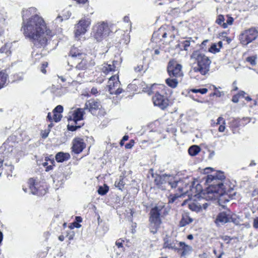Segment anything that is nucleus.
<instances>
[{"instance_id":"1","label":"nucleus","mask_w":258,"mask_h":258,"mask_svg":"<svg viewBox=\"0 0 258 258\" xmlns=\"http://www.w3.org/2000/svg\"><path fill=\"white\" fill-rule=\"evenodd\" d=\"M36 11L35 8H30L23 11V21L21 31L25 37L29 39L35 47L41 48L47 45L48 41L52 36V33L41 16L36 14L28 19L24 18L25 15Z\"/></svg>"},{"instance_id":"2","label":"nucleus","mask_w":258,"mask_h":258,"mask_svg":"<svg viewBox=\"0 0 258 258\" xmlns=\"http://www.w3.org/2000/svg\"><path fill=\"white\" fill-rule=\"evenodd\" d=\"M190 58L195 61L192 67L194 72L206 75L210 70L211 61L204 53L199 50L195 51L190 55Z\"/></svg>"},{"instance_id":"3","label":"nucleus","mask_w":258,"mask_h":258,"mask_svg":"<svg viewBox=\"0 0 258 258\" xmlns=\"http://www.w3.org/2000/svg\"><path fill=\"white\" fill-rule=\"evenodd\" d=\"M165 204L163 203H158L150 212V229L152 233L157 232L161 223L160 216L164 214Z\"/></svg>"},{"instance_id":"4","label":"nucleus","mask_w":258,"mask_h":258,"mask_svg":"<svg viewBox=\"0 0 258 258\" xmlns=\"http://www.w3.org/2000/svg\"><path fill=\"white\" fill-rule=\"evenodd\" d=\"M110 32L107 23L102 22L93 26L92 35L97 41H100L107 36Z\"/></svg>"},{"instance_id":"5","label":"nucleus","mask_w":258,"mask_h":258,"mask_svg":"<svg viewBox=\"0 0 258 258\" xmlns=\"http://www.w3.org/2000/svg\"><path fill=\"white\" fill-rule=\"evenodd\" d=\"M222 186L223 184L221 182L217 184H210L204 194V198L207 201L217 199L222 191Z\"/></svg>"},{"instance_id":"6","label":"nucleus","mask_w":258,"mask_h":258,"mask_svg":"<svg viewBox=\"0 0 258 258\" xmlns=\"http://www.w3.org/2000/svg\"><path fill=\"white\" fill-rule=\"evenodd\" d=\"M84 110H85L84 108H78L69 113L68 116L69 124L68 125V127L70 131H74L79 127L74 125L73 124V123L77 124L78 121L83 119Z\"/></svg>"},{"instance_id":"7","label":"nucleus","mask_w":258,"mask_h":258,"mask_svg":"<svg viewBox=\"0 0 258 258\" xmlns=\"http://www.w3.org/2000/svg\"><path fill=\"white\" fill-rule=\"evenodd\" d=\"M155 182L160 188L167 187V185L170 186L171 188L176 187L178 182L173 180V177L170 175L163 174L156 177Z\"/></svg>"},{"instance_id":"8","label":"nucleus","mask_w":258,"mask_h":258,"mask_svg":"<svg viewBox=\"0 0 258 258\" xmlns=\"http://www.w3.org/2000/svg\"><path fill=\"white\" fill-rule=\"evenodd\" d=\"M179 189L182 192V194L180 195H175V196L171 199L172 202H173L177 198L182 197L186 194L188 197L196 196L197 194L201 191L202 186L199 183L197 184L196 187L193 186L192 184H185V188H179Z\"/></svg>"},{"instance_id":"9","label":"nucleus","mask_w":258,"mask_h":258,"mask_svg":"<svg viewBox=\"0 0 258 258\" xmlns=\"http://www.w3.org/2000/svg\"><path fill=\"white\" fill-rule=\"evenodd\" d=\"M90 24L91 20L89 18H82L75 27L74 32L76 38L80 39V36L86 33Z\"/></svg>"},{"instance_id":"10","label":"nucleus","mask_w":258,"mask_h":258,"mask_svg":"<svg viewBox=\"0 0 258 258\" xmlns=\"http://www.w3.org/2000/svg\"><path fill=\"white\" fill-rule=\"evenodd\" d=\"M257 36V31L254 28H250L244 31L240 34L239 40L242 45H247L255 40Z\"/></svg>"},{"instance_id":"11","label":"nucleus","mask_w":258,"mask_h":258,"mask_svg":"<svg viewBox=\"0 0 258 258\" xmlns=\"http://www.w3.org/2000/svg\"><path fill=\"white\" fill-rule=\"evenodd\" d=\"M120 83L118 80V76H112L109 79L107 88L111 94H119L122 92V89L120 88Z\"/></svg>"},{"instance_id":"12","label":"nucleus","mask_w":258,"mask_h":258,"mask_svg":"<svg viewBox=\"0 0 258 258\" xmlns=\"http://www.w3.org/2000/svg\"><path fill=\"white\" fill-rule=\"evenodd\" d=\"M77 64L76 68L78 70H85L89 69L95 65V61L92 57L85 54L82 55L80 60L79 61H75Z\"/></svg>"},{"instance_id":"13","label":"nucleus","mask_w":258,"mask_h":258,"mask_svg":"<svg viewBox=\"0 0 258 258\" xmlns=\"http://www.w3.org/2000/svg\"><path fill=\"white\" fill-rule=\"evenodd\" d=\"M102 108V105L99 101L92 99L86 101L84 109L88 110L92 114H96L99 113Z\"/></svg>"},{"instance_id":"14","label":"nucleus","mask_w":258,"mask_h":258,"mask_svg":"<svg viewBox=\"0 0 258 258\" xmlns=\"http://www.w3.org/2000/svg\"><path fill=\"white\" fill-rule=\"evenodd\" d=\"M152 100L154 105L162 110H164L169 106V100L158 93L155 94Z\"/></svg>"},{"instance_id":"15","label":"nucleus","mask_w":258,"mask_h":258,"mask_svg":"<svg viewBox=\"0 0 258 258\" xmlns=\"http://www.w3.org/2000/svg\"><path fill=\"white\" fill-rule=\"evenodd\" d=\"M182 66L180 64L176 63H172L169 62L167 70L170 78L175 77L178 78L182 76V72L181 71Z\"/></svg>"},{"instance_id":"16","label":"nucleus","mask_w":258,"mask_h":258,"mask_svg":"<svg viewBox=\"0 0 258 258\" xmlns=\"http://www.w3.org/2000/svg\"><path fill=\"white\" fill-rule=\"evenodd\" d=\"M187 204L188 207L190 210L192 211H195L196 212H199L201 211L203 208L204 209H206L208 206V203L203 204V206H202L201 203L197 202H193V201H187V200H185L183 203L182 204V206L185 205Z\"/></svg>"},{"instance_id":"17","label":"nucleus","mask_w":258,"mask_h":258,"mask_svg":"<svg viewBox=\"0 0 258 258\" xmlns=\"http://www.w3.org/2000/svg\"><path fill=\"white\" fill-rule=\"evenodd\" d=\"M225 178L224 173L222 172H217L213 175H208L207 177L206 182L208 184L211 183L212 181L215 180L216 182H214L213 184H217L218 182H222V180Z\"/></svg>"},{"instance_id":"18","label":"nucleus","mask_w":258,"mask_h":258,"mask_svg":"<svg viewBox=\"0 0 258 258\" xmlns=\"http://www.w3.org/2000/svg\"><path fill=\"white\" fill-rule=\"evenodd\" d=\"M85 144L83 140L80 138H76L73 142V151L77 154L81 153L85 147Z\"/></svg>"},{"instance_id":"19","label":"nucleus","mask_w":258,"mask_h":258,"mask_svg":"<svg viewBox=\"0 0 258 258\" xmlns=\"http://www.w3.org/2000/svg\"><path fill=\"white\" fill-rule=\"evenodd\" d=\"M85 54V53L82 52L79 49L73 47L70 50L69 56L71 57L73 61H79L80 60V58L82 57V55L83 56Z\"/></svg>"},{"instance_id":"20","label":"nucleus","mask_w":258,"mask_h":258,"mask_svg":"<svg viewBox=\"0 0 258 258\" xmlns=\"http://www.w3.org/2000/svg\"><path fill=\"white\" fill-rule=\"evenodd\" d=\"M230 215L226 212H221L219 213L215 220L216 224L220 225H223L230 221Z\"/></svg>"},{"instance_id":"21","label":"nucleus","mask_w":258,"mask_h":258,"mask_svg":"<svg viewBox=\"0 0 258 258\" xmlns=\"http://www.w3.org/2000/svg\"><path fill=\"white\" fill-rule=\"evenodd\" d=\"M102 72L105 75H107L110 73L112 74L117 71L116 70V67L114 66V64H108L104 63L102 66L101 68Z\"/></svg>"},{"instance_id":"22","label":"nucleus","mask_w":258,"mask_h":258,"mask_svg":"<svg viewBox=\"0 0 258 258\" xmlns=\"http://www.w3.org/2000/svg\"><path fill=\"white\" fill-rule=\"evenodd\" d=\"M219 204L223 207H225L224 204L229 201V197L228 194L223 192V188L222 187V191L220 194L219 197L218 198Z\"/></svg>"},{"instance_id":"23","label":"nucleus","mask_w":258,"mask_h":258,"mask_svg":"<svg viewBox=\"0 0 258 258\" xmlns=\"http://www.w3.org/2000/svg\"><path fill=\"white\" fill-rule=\"evenodd\" d=\"M70 155L69 153H64L62 152L58 153L55 156V159L58 162H62L69 159Z\"/></svg>"},{"instance_id":"24","label":"nucleus","mask_w":258,"mask_h":258,"mask_svg":"<svg viewBox=\"0 0 258 258\" xmlns=\"http://www.w3.org/2000/svg\"><path fill=\"white\" fill-rule=\"evenodd\" d=\"M11 46L12 44L10 43H6L0 48V52L2 53H5L7 56L9 55L11 53L10 50Z\"/></svg>"},{"instance_id":"25","label":"nucleus","mask_w":258,"mask_h":258,"mask_svg":"<svg viewBox=\"0 0 258 258\" xmlns=\"http://www.w3.org/2000/svg\"><path fill=\"white\" fill-rule=\"evenodd\" d=\"M8 76V75L5 72H0V89L4 87L6 84Z\"/></svg>"},{"instance_id":"26","label":"nucleus","mask_w":258,"mask_h":258,"mask_svg":"<svg viewBox=\"0 0 258 258\" xmlns=\"http://www.w3.org/2000/svg\"><path fill=\"white\" fill-rule=\"evenodd\" d=\"M201 151V148L197 145H193L188 149V153L190 156L197 155Z\"/></svg>"},{"instance_id":"27","label":"nucleus","mask_w":258,"mask_h":258,"mask_svg":"<svg viewBox=\"0 0 258 258\" xmlns=\"http://www.w3.org/2000/svg\"><path fill=\"white\" fill-rule=\"evenodd\" d=\"M163 247L169 249H175L176 248L175 244L173 241H171L168 238L164 239Z\"/></svg>"},{"instance_id":"28","label":"nucleus","mask_w":258,"mask_h":258,"mask_svg":"<svg viewBox=\"0 0 258 258\" xmlns=\"http://www.w3.org/2000/svg\"><path fill=\"white\" fill-rule=\"evenodd\" d=\"M192 221L193 219L191 218H190L187 215H185L183 216L180 222V225L181 226L183 227L187 224H189Z\"/></svg>"},{"instance_id":"29","label":"nucleus","mask_w":258,"mask_h":258,"mask_svg":"<svg viewBox=\"0 0 258 258\" xmlns=\"http://www.w3.org/2000/svg\"><path fill=\"white\" fill-rule=\"evenodd\" d=\"M166 83L169 87L174 88L177 86L178 81L176 78H168L166 80Z\"/></svg>"},{"instance_id":"30","label":"nucleus","mask_w":258,"mask_h":258,"mask_svg":"<svg viewBox=\"0 0 258 258\" xmlns=\"http://www.w3.org/2000/svg\"><path fill=\"white\" fill-rule=\"evenodd\" d=\"M125 184L124 181V178L120 176L119 179H117L115 182V186L117 187L119 189L121 190Z\"/></svg>"},{"instance_id":"31","label":"nucleus","mask_w":258,"mask_h":258,"mask_svg":"<svg viewBox=\"0 0 258 258\" xmlns=\"http://www.w3.org/2000/svg\"><path fill=\"white\" fill-rule=\"evenodd\" d=\"M28 184L29 185L31 192L34 195L36 194L37 189L35 187L34 180L32 178L30 179L28 181Z\"/></svg>"},{"instance_id":"32","label":"nucleus","mask_w":258,"mask_h":258,"mask_svg":"<svg viewBox=\"0 0 258 258\" xmlns=\"http://www.w3.org/2000/svg\"><path fill=\"white\" fill-rule=\"evenodd\" d=\"M108 189L109 188L107 186H100L98 190V192L100 195H104L108 192Z\"/></svg>"},{"instance_id":"33","label":"nucleus","mask_w":258,"mask_h":258,"mask_svg":"<svg viewBox=\"0 0 258 258\" xmlns=\"http://www.w3.org/2000/svg\"><path fill=\"white\" fill-rule=\"evenodd\" d=\"M233 18L231 17H228L226 21V23L223 24V28H226L228 25H231L233 22Z\"/></svg>"},{"instance_id":"34","label":"nucleus","mask_w":258,"mask_h":258,"mask_svg":"<svg viewBox=\"0 0 258 258\" xmlns=\"http://www.w3.org/2000/svg\"><path fill=\"white\" fill-rule=\"evenodd\" d=\"M180 245L181 246H183L184 245V247H183L184 249L182 252L183 254H186L188 251L191 250V247L188 245H185V244L184 242H180Z\"/></svg>"},{"instance_id":"35","label":"nucleus","mask_w":258,"mask_h":258,"mask_svg":"<svg viewBox=\"0 0 258 258\" xmlns=\"http://www.w3.org/2000/svg\"><path fill=\"white\" fill-rule=\"evenodd\" d=\"M191 91L192 92L195 93H200L202 94H205L207 93L208 89L206 88H202V89H193L191 90Z\"/></svg>"},{"instance_id":"36","label":"nucleus","mask_w":258,"mask_h":258,"mask_svg":"<svg viewBox=\"0 0 258 258\" xmlns=\"http://www.w3.org/2000/svg\"><path fill=\"white\" fill-rule=\"evenodd\" d=\"M209 51L213 53H215L219 51V48L217 47V45L216 44H213L209 49Z\"/></svg>"},{"instance_id":"37","label":"nucleus","mask_w":258,"mask_h":258,"mask_svg":"<svg viewBox=\"0 0 258 258\" xmlns=\"http://www.w3.org/2000/svg\"><path fill=\"white\" fill-rule=\"evenodd\" d=\"M224 20V17L223 15H219L218 16L216 22L223 27V24L225 23Z\"/></svg>"},{"instance_id":"38","label":"nucleus","mask_w":258,"mask_h":258,"mask_svg":"<svg viewBox=\"0 0 258 258\" xmlns=\"http://www.w3.org/2000/svg\"><path fill=\"white\" fill-rule=\"evenodd\" d=\"M213 88L216 91L212 94V95H215L217 97H220L224 95V93L223 92H221L220 91L217 90V88L216 86H213Z\"/></svg>"},{"instance_id":"39","label":"nucleus","mask_w":258,"mask_h":258,"mask_svg":"<svg viewBox=\"0 0 258 258\" xmlns=\"http://www.w3.org/2000/svg\"><path fill=\"white\" fill-rule=\"evenodd\" d=\"M61 117H62V115L60 114H59L58 113H56V112H53V119L55 122L59 121L60 120Z\"/></svg>"},{"instance_id":"40","label":"nucleus","mask_w":258,"mask_h":258,"mask_svg":"<svg viewBox=\"0 0 258 258\" xmlns=\"http://www.w3.org/2000/svg\"><path fill=\"white\" fill-rule=\"evenodd\" d=\"M54 162H54V160H50V164L48 165L46 167L45 171L47 172V171H49L52 170L53 169V166H54Z\"/></svg>"},{"instance_id":"41","label":"nucleus","mask_w":258,"mask_h":258,"mask_svg":"<svg viewBox=\"0 0 258 258\" xmlns=\"http://www.w3.org/2000/svg\"><path fill=\"white\" fill-rule=\"evenodd\" d=\"M67 92V89L64 88H61L57 90L56 94L57 95L61 96Z\"/></svg>"},{"instance_id":"42","label":"nucleus","mask_w":258,"mask_h":258,"mask_svg":"<svg viewBox=\"0 0 258 258\" xmlns=\"http://www.w3.org/2000/svg\"><path fill=\"white\" fill-rule=\"evenodd\" d=\"M246 60L252 66H254L256 64L255 57L254 56L248 57Z\"/></svg>"},{"instance_id":"43","label":"nucleus","mask_w":258,"mask_h":258,"mask_svg":"<svg viewBox=\"0 0 258 258\" xmlns=\"http://www.w3.org/2000/svg\"><path fill=\"white\" fill-rule=\"evenodd\" d=\"M63 111V107L61 105H57L53 110V112L60 114Z\"/></svg>"},{"instance_id":"44","label":"nucleus","mask_w":258,"mask_h":258,"mask_svg":"<svg viewBox=\"0 0 258 258\" xmlns=\"http://www.w3.org/2000/svg\"><path fill=\"white\" fill-rule=\"evenodd\" d=\"M124 240L122 239H119L115 242V245L117 246L118 248H122L123 247V242Z\"/></svg>"},{"instance_id":"45","label":"nucleus","mask_w":258,"mask_h":258,"mask_svg":"<svg viewBox=\"0 0 258 258\" xmlns=\"http://www.w3.org/2000/svg\"><path fill=\"white\" fill-rule=\"evenodd\" d=\"M134 143H135V142H134V140H131L128 143H127L125 145V148L126 149L132 148L133 147Z\"/></svg>"},{"instance_id":"46","label":"nucleus","mask_w":258,"mask_h":258,"mask_svg":"<svg viewBox=\"0 0 258 258\" xmlns=\"http://www.w3.org/2000/svg\"><path fill=\"white\" fill-rule=\"evenodd\" d=\"M183 47L184 48V49L186 50L187 49V47L189 46L190 45V41L185 40L184 41L182 42Z\"/></svg>"},{"instance_id":"47","label":"nucleus","mask_w":258,"mask_h":258,"mask_svg":"<svg viewBox=\"0 0 258 258\" xmlns=\"http://www.w3.org/2000/svg\"><path fill=\"white\" fill-rule=\"evenodd\" d=\"M222 122L223 124H225V120L222 117H219L217 119V122L215 123L216 125L220 124L221 122Z\"/></svg>"},{"instance_id":"48","label":"nucleus","mask_w":258,"mask_h":258,"mask_svg":"<svg viewBox=\"0 0 258 258\" xmlns=\"http://www.w3.org/2000/svg\"><path fill=\"white\" fill-rule=\"evenodd\" d=\"M143 66L142 64L138 65L135 68L134 70L136 72H140L143 70Z\"/></svg>"},{"instance_id":"49","label":"nucleus","mask_w":258,"mask_h":258,"mask_svg":"<svg viewBox=\"0 0 258 258\" xmlns=\"http://www.w3.org/2000/svg\"><path fill=\"white\" fill-rule=\"evenodd\" d=\"M128 139V136H126V135H125V136H124L122 138V140H121V141H120V146H122L123 145V144H124V141H127Z\"/></svg>"},{"instance_id":"50","label":"nucleus","mask_w":258,"mask_h":258,"mask_svg":"<svg viewBox=\"0 0 258 258\" xmlns=\"http://www.w3.org/2000/svg\"><path fill=\"white\" fill-rule=\"evenodd\" d=\"M239 96L236 94L233 96L232 101L234 103H237L239 101Z\"/></svg>"},{"instance_id":"51","label":"nucleus","mask_w":258,"mask_h":258,"mask_svg":"<svg viewBox=\"0 0 258 258\" xmlns=\"http://www.w3.org/2000/svg\"><path fill=\"white\" fill-rule=\"evenodd\" d=\"M253 226L255 228H258V217L254 219Z\"/></svg>"},{"instance_id":"52","label":"nucleus","mask_w":258,"mask_h":258,"mask_svg":"<svg viewBox=\"0 0 258 258\" xmlns=\"http://www.w3.org/2000/svg\"><path fill=\"white\" fill-rule=\"evenodd\" d=\"M225 124H221L218 128V131L219 132H223L225 130Z\"/></svg>"},{"instance_id":"53","label":"nucleus","mask_w":258,"mask_h":258,"mask_svg":"<svg viewBox=\"0 0 258 258\" xmlns=\"http://www.w3.org/2000/svg\"><path fill=\"white\" fill-rule=\"evenodd\" d=\"M32 56L33 57H36L35 59H39L41 57L40 54H38V53H35L34 52H32Z\"/></svg>"},{"instance_id":"54","label":"nucleus","mask_w":258,"mask_h":258,"mask_svg":"<svg viewBox=\"0 0 258 258\" xmlns=\"http://www.w3.org/2000/svg\"><path fill=\"white\" fill-rule=\"evenodd\" d=\"M48 134L49 133L47 131H45L43 132H42L41 136L43 138H46L48 137Z\"/></svg>"},{"instance_id":"55","label":"nucleus","mask_w":258,"mask_h":258,"mask_svg":"<svg viewBox=\"0 0 258 258\" xmlns=\"http://www.w3.org/2000/svg\"><path fill=\"white\" fill-rule=\"evenodd\" d=\"M62 20H63V18H62V17L60 16H58L56 18L55 22H56V23H59V22H62Z\"/></svg>"},{"instance_id":"56","label":"nucleus","mask_w":258,"mask_h":258,"mask_svg":"<svg viewBox=\"0 0 258 258\" xmlns=\"http://www.w3.org/2000/svg\"><path fill=\"white\" fill-rule=\"evenodd\" d=\"M71 15V12L68 11L67 12V15H63V17L64 18V19L67 20V19H68L70 17Z\"/></svg>"},{"instance_id":"57","label":"nucleus","mask_w":258,"mask_h":258,"mask_svg":"<svg viewBox=\"0 0 258 258\" xmlns=\"http://www.w3.org/2000/svg\"><path fill=\"white\" fill-rule=\"evenodd\" d=\"M91 92L92 94L95 95L98 93V91L96 88H93L91 90Z\"/></svg>"},{"instance_id":"58","label":"nucleus","mask_w":258,"mask_h":258,"mask_svg":"<svg viewBox=\"0 0 258 258\" xmlns=\"http://www.w3.org/2000/svg\"><path fill=\"white\" fill-rule=\"evenodd\" d=\"M245 93L244 92V91H240L239 92V93H238L237 95L239 96V97L240 98V97H244V95H245Z\"/></svg>"},{"instance_id":"59","label":"nucleus","mask_w":258,"mask_h":258,"mask_svg":"<svg viewBox=\"0 0 258 258\" xmlns=\"http://www.w3.org/2000/svg\"><path fill=\"white\" fill-rule=\"evenodd\" d=\"M39 165H41V163H38ZM49 163L47 162H46V161H44V162H43L42 163H41V165L43 166V167H46L48 165Z\"/></svg>"},{"instance_id":"60","label":"nucleus","mask_w":258,"mask_h":258,"mask_svg":"<svg viewBox=\"0 0 258 258\" xmlns=\"http://www.w3.org/2000/svg\"><path fill=\"white\" fill-rule=\"evenodd\" d=\"M76 219L77 221L78 222H82V218L81 217H79V216L76 217Z\"/></svg>"},{"instance_id":"61","label":"nucleus","mask_w":258,"mask_h":258,"mask_svg":"<svg viewBox=\"0 0 258 258\" xmlns=\"http://www.w3.org/2000/svg\"><path fill=\"white\" fill-rule=\"evenodd\" d=\"M58 239L61 241H62L64 240V237L63 235H60L59 237H58Z\"/></svg>"},{"instance_id":"62","label":"nucleus","mask_w":258,"mask_h":258,"mask_svg":"<svg viewBox=\"0 0 258 258\" xmlns=\"http://www.w3.org/2000/svg\"><path fill=\"white\" fill-rule=\"evenodd\" d=\"M3 163H4V160L0 159V169H1L3 167Z\"/></svg>"},{"instance_id":"63","label":"nucleus","mask_w":258,"mask_h":258,"mask_svg":"<svg viewBox=\"0 0 258 258\" xmlns=\"http://www.w3.org/2000/svg\"><path fill=\"white\" fill-rule=\"evenodd\" d=\"M48 66V63L47 62H44L42 64V68H46Z\"/></svg>"},{"instance_id":"64","label":"nucleus","mask_w":258,"mask_h":258,"mask_svg":"<svg viewBox=\"0 0 258 258\" xmlns=\"http://www.w3.org/2000/svg\"><path fill=\"white\" fill-rule=\"evenodd\" d=\"M187 238L189 240H192L194 238L193 235L189 234L187 236Z\"/></svg>"}]
</instances>
